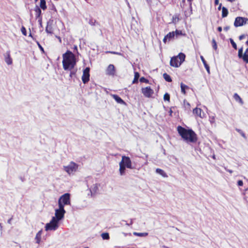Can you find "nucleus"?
Here are the masks:
<instances>
[{
    "label": "nucleus",
    "instance_id": "obj_1",
    "mask_svg": "<svg viewBox=\"0 0 248 248\" xmlns=\"http://www.w3.org/2000/svg\"><path fill=\"white\" fill-rule=\"evenodd\" d=\"M63 60L62 62L63 68L64 70H70V77L72 78L76 75L77 70H74L76 61L75 55L70 50H67L62 55Z\"/></svg>",
    "mask_w": 248,
    "mask_h": 248
},
{
    "label": "nucleus",
    "instance_id": "obj_2",
    "mask_svg": "<svg viewBox=\"0 0 248 248\" xmlns=\"http://www.w3.org/2000/svg\"><path fill=\"white\" fill-rule=\"evenodd\" d=\"M55 216L53 217L50 221L46 223L45 226V230L55 231L59 227V224L60 220L63 218L65 210H62L56 209L55 210Z\"/></svg>",
    "mask_w": 248,
    "mask_h": 248
},
{
    "label": "nucleus",
    "instance_id": "obj_3",
    "mask_svg": "<svg viewBox=\"0 0 248 248\" xmlns=\"http://www.w3.org/2000/svg\"><path fill=\"white\" fill-rule=\"evenodd\" d=\"M177 131L183 140L187 143H195L198 140L197 134L191 129H186L178 126Z\"/></svg>",
    "mask_w": 248,
    "mask_h": 248
},
{
    "label": "nucleus",
    "instance_id": "obj_4",
    "mask_svg": "<svg viewBox=\"0 0 248 248\" xmlns=\"http://www.w3.org/2000/svg\"><path fill=\"white\" fill-rule=\"evenodd\" d=\"M185 54L181 52L177 56H173L171 58L170 65L172 67H178L185 61Z\"/></svg>",
    "mask_w": 248,
    "mask_h": 248
},
{
    "label": "nucleus",
    "instance_id": "obj_5",
    "mask_svg": "<svg viewBox=\"0 0 248 248\" xmlns=\"http://www.w3.org/2000/svg\"><path fill=\"white\" fill-rule=\"evenodd\" d=\"M86 183L87 187L90 191L88 195H90L91 197H94L98 190V185L97 183L93 184L92 186H90L91 183H93V179L91 177H87L86 178Z\"/></svg>",
    "mask_w": 248,
    "mask_h": 248
},
{
    "label": "nucleus",
    "instance_id": "obj_6",
    "mask_svg": "<svg viewBox=\"0 0 248 248\" xmlns=\"http://www.w3.org/2000/svg\"><path fill=\"white\" fill-rule=\"evenodd\" d=\"M185 35V34L182 33V31L176 30L174 31L170 32L168 33L163 38V41L164 43H166L168 41L169 42L170 40L175 38H177L180 35Z\"/></svg>",
    "mask_w": 248,
    "mask_h": 248
},
{
    "label": "nucleus",
    "instance_id": "obj_7",
    "mask_svg": "<svg viewBox=\"0 0 248 248\" xmlns=\"http://www.w3.org/2000/svg\"><path fill=\"white\" fill-rule=\"evenodd\" d=\"M78 165L73 161H71L67 166H63V170L69 175L74 174L78 168Z\"/></svg>",
    "mask_w": 248,
    "mask_h": 248
},
{
    "label": "nucleus",
    "instance_id": "obj_8",
    "mask_svg": "<svg viewBox=\"0 0 248 248\" xmlns=\"http://www.w3.org/2000/svg\"><path fill=\"white\" fill-rule=\"evenodd\" d=\"M248 23V19L245 17H237L234 22V26L236 27L242 26Z\"/></svg>",
    "mask_w": 248,
    "mask_h": 248
},
{
    "label": "nucleus",
    "instance_id": "obj_9",
    "mask_svg": "<svg viewBox=\"0 0 248 248\" xmlns=\"http://www.w3.org/2000/svg\"><path fill=\"white\" fill-rule=\"evenodd\" d=\"M58 201H60L63 204L70 205V194L66 193L61 196Z\"/></svg>",
    "mask_w": 248,
    "mask_h": 248
},
{
    "label": "nucleus",
    "instance_id": "obj_10",
    "mask_svg": "<svg viewBox=\"0 0 248 248\" xmlns=\"http://www.w3.org/2000/svg\"><path fill=\"white\" fill-rule=\"evenodd\" d=\"M120 162H122L125 167L128 169H133L132 166V162L130 158L128 156L123 155L122 157V160Z\"/></svg>",
    "mask_w": 248,
    "mask_h": 248
},
{
    "label": "nucleus",
    "instance_id": "obj_11",
    "mask_svg": "<svg viewBox=\"0 0 248 248\" xmlns=\"http://www.w3.org/2000/svg\"><path fill=\"white\" fill-rule=\"evenodd\" d=\"M90 68L86 67L83 72L82 80L83 83H87L90 79Z\"/></svg>",
    "mask_w": 248,
    "mask_h": 248
},
{
    "label": "nucleus",
    "instance_id": "obj_12",
    "mask_svg": "<svg viewBox=\"0 0 248 248\" xmlns=\"http://www.w3.org/2000/svg\"><path fill=\"white\" fill-rule=\"evenodd\" d=\"M141 92L145 97L148 98L150 97L154 93L153 90H152L149 86L145 88H142L141 89Z\"/></svg>",
    "mask_w": 248,
    "mask_h": 248
},
{
    "label": "nucleus",
    "instance_id": "obj_13",
    "mask_svg": "<svg viewBox=\"0 0 248 248\" xmlns=\"http://www.w3.org/2000/svg\"><path fill=\"white\" fill-rule=\"evenodd\" d=\"M115 67L113 64H109L106 70V74L109 76H114L115 74Z\"/></svg>",
    "mask_w": 248,
    "mask_h": 248
},
{
    "label": "nucleus",
    "instance_id": "obj_14",
    "mask_svg": "<svg viewBox=\"0 0 248 248\" xmlns=\"http://www.w3.org/2000/svg\"><path fill=\"white\" fill-rule=\"evenodd\" d=\"M5 57V61L8 65H10L12 64L13 61L12 59L10 56V51H8L4 54Z\"/></svg>",
    "mask_w": 248,
    "mask_h": 248
},
{
    "label": "nucleus",
    "instance_id": "obj_15",
    "mask_svg": "<svg viewBox=\"0 0 248 248\" xmlns=\"http://www.w3.org/2000/svg\"><path fill=\"white\" fill-rule=\"evenodd\" d=\"M202 109L198 108H195L193 110V112L194 114L199 116L200 118H202L204 117V113L203 112L202 113Z\"/></svg>",
    "mask_w": 248,
    "mask_h": 248
},
{
    "label": "nucleus",
    "instance_id": "obj_16",
    "mask_svg": "<svg viewBox=\"0 0 248 248\" xmlns=\"http://www.w3.org/2000/svg\"><path fill=\"white\" fill-rule=\"evenodd\" d=\"M113 98L118 103L120 104L125 105V102L118 95H112Z\"/></svg>",
    "mask_w": 248,
    "mask_h": 248
},
{
    "label": "nucleus",
    "instance_id": "obj_17",
    "mask_svg": "<svg viewBox=\"0 0 248 248\" xmlns=\"http://www.w3.org/2000/svg\"><path fill=\"white\" fill-rule=\"evenodd\" d=\"M42 230H41L39 231L36 234V236L35 237V239L36 240V243L37 244H39L41 242V235L42 234Z\"/></svg>",
    "mask_w": 248,
    "mask_h": 248
},
{
    "label": "nucleus",
    "instance_id": "obj_18",
    "mask_svg": "<svg viewBox=\"0 0 248 248\" xmlns=\"http://www.w3.org/2000/svg\"><path fill=\"white\" fill-rule=\"evenodd\" d=\"M200 58L204 66V67L206 69L207 72H208V74L210 73V67H209V66L207 64V63H206V61L205 60V59H204L203 57L202 56H200Z\"/></svg>",
    "mask_w": 248,
    "mask_h": 248
},
{
    "label": "nucleus",
    "instance_id": "obj_19",
    "mask_svg": "<svg viewBox=\"0 0 248 248\" xmlns=\"http://www.w3.org/2000/svg\"><path fill=\"white\" fill-rule=\"evenodd\" d=\"M119 166H120L119 171H120V175H124V174L125 173V169H126V167H125L123 164H122V162L119 163Z\"/></svg>",
    "mask_w": 248,
    "mask_h": 248
},
{
    "label": "nucleus",
    "instance_id": "obj_20",
    "mask_svg": "<svg viewBox=\"0 0 248 248\" xmlns=\"http://www.w3.org/2000/svg\"><path fill=\"white\" fill-rule=\"evenodd\" d=\"M155 172L161 175L163 177H165V178L168 177V175L166 174V173L163 170H162L160 169H159V168L156 169L155 170Z\"/></svg>",
    "mask_w": 248,
    "mask_h": 248
},
{
    "label": "nucleus",
    "instance_id": "obj_21",
    "mask_svg": "<svg viewBox=\"0 0 248 248\" xmlns=\"http://www.w3.org/2000/svg\"><path fill=\"white\" fill-rule=\"evenodd\" d=\"M233 98L236 101L239 102L241 105H243L244 102L240 97V96L237 93H235L233 95Z\"/></svg>",
    "mask_w": 248,
    "mask_h": 248
},
{
    "label": "nucleus",
    "instance_id": "obj_22",
    "mask_svg": "<svg viewBox=\"0 0 248 248\" xmlns=\"http://www.w3.org/2000/svg\"><path fill=\"white\" fill-rule=\"evenodd\" d=\"M88 23L91 26H96V25H99V23L97 22L96 21V20L93 19L92 17L91 18H90V19L88 21Z\"/></svg>",
    "mask_w": 248,
    "mask_h": 248
},
{
    "label": "nucleus",
    "instance_id": "obj_23",
    "mask_svg": "<svg viewBox=\"0 0 248 248\" xmlns=\"http://www.w3.org/2000/svg\"><path fill=\"white\" fill-rule=\"evenodd\" d=\"M228 15V10L227 8L223 7L222 8V17L224 18L227 16Z\"/></svg>",
    "mask_w": 248,
    "mask_h": 248
},
{
    "label": "nucleus",
    "instance_id": "obj_24",
    "mask_svg": "<svg viewBox=\"0 0 248 248\" xmlns=\"http://www.w3.org/2000/svg\"><path fill=\"white\" fill-rule=\"evenodd\" d=\"M34 11L36 12V18L40 17L41 14V10L40 8L38 6H36Z\"/></svg>",
    "mask_w": 248,
    "mask_h": 248
},
{
    "label": "nucleus",
    "instance_id": "obj_25",
    "mask_svg": "<svg viewBox=\"0 0 248 248\" xmlns=\"http://www.w3.org/2000/svg\"><path fill=\"white\" fill-rule=\"evenodd\" d=\"M189 87L183 84V83H181V92L182 93H183L184 94H185L186 92V89H188Z\"/></svg>",
    "mask_w": 248,
    "mask_h": 248
},
{
    "label": "nucleus",
    "instance_id": "obj_26",
    "mask_svg": "<svg viewBox=\"0 0 248 248\" xmlns=\"http://www.w3.org/2000/svg\"><path fill=\"white\" fill-rule=\"evenodd\" d=\"M40 8L45 10L46 9V2L45 0H40Z\"/></svg>",
    "mask_w": 248,
    "mask_h": 248
},
{
    "label": "nucleus",
    "instance_id": "obj_27",
    "mask_svg": "<svg viewBox=\"0 0 248 248\" xmlns=\"http://www.w3.org/2000/svg\"><path fill=\"white\" fill-rule=\"evenodd\" d=\"M139 78H140V74L137 72H135L134 78L132 81V83L133 84L137 83Z\"/></svg>",
    "mask_w": 248,
    "mask_h": 248
},
{
    "label": "nucleus",
    "instance_id": "obj_28",
    "mask_svg": "<svg viewBox=\"0 0 248 248\" xmlns=\"http://www.w3.org/2000/svg\"><path fill=\"white\" fill-rule=\"evenodd\" d=\"M133 234L136 236H140V237H144L148 235V233L147 232H134Z\"/></svg>",
    "mask_w": 248,
    "mask_h": 248
},
{
    "label": "nucleus",
    "instance_id": "obj_29",
    "mask_svg": "<svg viewBox=\"0 0 248 248\" xmlns=\"http://www.w3.org/2000/svg\"><path fill=\"white\" fill-rule=\"evenodd\" d=\"M163 77L166 81L171 82L172 81L170 76L167 73H164L163 75Z\"/></svg>",
    "mask_w": 248,
    "mask_h": 248
},
{
    "label": "nucleus",
    "instance_id": "obj_30",
    "mask_svg": "<svg viewBox=\"0 0 248 248\" xmlns=\"http://www.w3.org/2000/svg\"><path fill=\"white\" fill-rule=\"evenodd\" d=\"M101 236L104 240H108L109 239V235L108 232H104L101 234Z\"/></svg>",
    "mask_w": 248,
    "mask_h": 248
},
{
    "label": "nucleus",
    "instance_id": "obj_31",
    "mask_svg": "<svg viewBox=\"0 0 248 248\" xmlns=\"http://www.w3.org/2000/svg\"><path fill=\"white\" fill-rule=\"evenodd\" d=\"M46 31L48 33H50V34L52 33V27L47 24L46 28Z\"/></svg>",
    "mask_w": 248,
    "mask_h": 248
},
{
    "label": "nucleus",
    "instance_id": "obj_32",
    "mask_svg": "<svg viewBox=\"0 0 248 248\" xmlns=\"http://www.w3.org/2000/svg\"><path fill=\"white\" fill-rule=\"evenodd\" d=\"M65 204H63L60 201H58V206L59 208L58 209L62 210V211L65 210L64 209Z\"/></svg>",
    "mask_w": 248,
    "mask_h": 248
},
{
    "label": "nucleus",
    "instance_id": "obj_33",
    "mask_svg": "<svg viewBox=\"0 0 248 248\" xmlns=\"http://www.w3.org/2000/svg\"><path fill=\"white\" fill-rule=\"evenodd\" d=\"M212 46L214 50H216L217 48V44L215 39H213L212 40Z\"/></svg>",
    "mask_w": 248,
    "mask_h": 248
},
{
    "label": "nucleus",
    "instance_id": "obj_34",
    "mask_svg": "<svg viewBox=\"0 0 248 248\" xmlns=\"http://www.w3.org/2000/svg\"><path fill=\"white\" fill-rule=\"evenodd\" d=\"M230 43L232 44L233 48L235 49H237V45H236V43L234 42L232 38H230Z\"/></svg>",
    "mask_w": 248,
    "mask_h": 248
},
{
    "label": "nucleus",
    "instance_id": "obj_35",
    "mask_svg": "<svg viewBox=\"0 0 248 248\" xmlns=\"http://www.w3.org/2000/svg\"><path fill=\"white\" fill-rule=\"evenodd\" d=\"M244 54H243V47L240 48L238 50V56L239 58H242Z\"/></svg>",
    "mask_w": 248,
    "mask_h": 248
},
{
    "label": "nucleus",
    "instance_id": "obj_36",
    "mask_svg": "<svg viewBox=\"0 0 248 248\" xmlns=\"http://www.w3.org/2000/svg\"><path fill=\"white\" fill-rule=\"evenodd\" d=\"M163 99L164 101H169L170 99V94L168 93H165V94L164 95Z\"/></svg>",
    "mask_w": 248,
    "mask_h": 248
},
{
    "label": "nucleus",
    "instance_id": "obj_37",
    "mask_svg": "<svg viewBox=\"0 0 248 248\" xmlns=\"http://www.w3.org/2000/svg\"><path fill=\"white\" fill-rule=\"evenodd\" d=\"M179 18L178 16L175 15L173 16V17H172L173 23H176L178 22L179 21Z\"/></svg>",
    "mask_w": 248,
    "mask_h": 248
},
{
    "label": "nucleus",
    "instance_id": "obj_38",
    "mask_svg": "<svg viewBox=\"0 0 248 248\" xmlns=\"http://www.w3.org/2000/svg\"><path fill=\"white\" fill-rule=\"evenodd\" d=\"M140 82H144L146 83H149V80L144 77L140 78Z\"/></svg>",
    "mask_w": 248,
    "mask_h": 248
},
{
    "label": "nucleus",
    "instance_id": "obj_39",
    "mask_svg": "<svg viewBox=\"0 0 248 248\" xmlns=\"http://www.w3.org/2000/svg\"><path fill=\"white\" fill-rule=\"evenodd\" d=\"M236 130L238 132H239L243 138H244L245 139L246 138L245 133L241 130L239 129H236Z\"/></svg>",
    "mask_w": 248,
    "mask_h": 248
},
{
    "label": "nucleus",
    "instance_id": "obj_40",
    "mask_svg": "<svg viewBox=\"0 0 248 248\" xmlns=\"http://www.w3.org/2000/svg\"><path fill=\"white\" fill-rule=\"evenodd\" d=\"M21 31L24 35H27L26 29L24 26L21 27Z\"/></svg>",
    "mask_w": 248,
    "mask_h": 248
},
{
    "label": "nucleus",
    "instance_id": "obj_41",
    "mask_svg": "<svg viewBox=\"0 0 248 248\" xmlns=\"http://www.w3.org/2000/svg\"><path fill=\"white\" fill-rule=\"evenodd\" d=\"M37 44V45L38 46V47H39V48L40 49V50L42 51H44V48L42 46L39 44V43L37 41L36 42Z\"/></svg>",
    "mask_w": 248,
    "mask_h": 248
},
{
    "label": "nucleus",
    "instance_id": "obj_42",
    "mask_svg": "<svg viewBox=\"0 0 248 248\" xmlns=\"http://www.w3.org/2000/svg\"><path fill=\"white\" fill-rule=\"evenodd\" d=\"M243 57H248V47L246 49V50L244 54Z\"/></svg>",
    "mask_w": 248,
    "mask_h": 248
},
{
    "label": "nucleus",
    "instance_id": "obj_43",
    "mask_svg": "<svg viewBox=\"0 0 248 248\" xmlns=\"http://www.w3.org/2000/svg\"><path fill=\"white\" fill-rule=\"evenodd\" d=\"M237 185L239 186H242L243 185V182L242 180H238L237 182Z\"/></svg>",
    "mask_w": 248,
    "mask_h": 248
},
{
    "label": "nucleus",
    "instance_id": "obj_44",
    "mask_svg": "<svg viewBox=\"0 0 248 248\" xmlns=\"http://www.w3.org/2000/svg\"><path fill=\"white\" fill-rule=\"evenodd\" d=\"M242 59L244 62H245L246 63H248V57H243Z\"/></svg>",
    "mask_w": 248,
    "mask_h": 248
},
{
    "label": "nucleus",
    "instance_id": "obj_45",
    "mask_svg": "<svg viewBox=\"0 0 248 248\" xmlns=\"http://www.w3.org/2000/svg\"><path fill=\"white\" fill-rule=\"evenodd\" d=\"M108 52H109V53H112V54H118V55H121V53H119V52H114V51H109Z\"/></svg>",
    "mask_w": 248,
    "mask_h": 248
},
{
    "label": "nucleus",
    "instance_id": "obj_46",
    "mask_svg": "<svg viewBox=\"0 0 248 248\" xmlns=\"http://www.w3.org/2000/svg\"><path fill=\"white\" fill-rule=\"evenodd\" d=\"M245 35L244 34H242L241 35H240L239 37V39L240 40H241L242 39H243L245 37Z\"/></svg>",
    "mask_w": 248,
    "mask_h": 248
},
{
    "label": "nucleus",
    "instance_id": "obj_47",
    "mask_svg": "<svg viewBox=\"0 0 248 248\" xmlns=\"http://www.w3.org/2000/svg\"><path fill=\"white\" fill-rule=\"evenodd\" d=\"M146 1L147 2L148 4L149 5H151L152 4L153 0H146Z\"/></svg>",
    "mask_w": 248,
    "mask_h": 248
},
{
    "label": "nucleus",
    "instance_id": "obj_48",
    "mask_svg": "<svg viewBox=\"0 0 248 248\" xmlns=\"http://www.w3.org/2000/svg\"><path fill=\"white\" fill-rule=\"evenodd\" d=\"M229 29H230L229 26H226L224 28V30L227 31L229 30Z\"/></svg>",
    "mask_w": 248,
    "mask_h": 248
},
{
    "label": "nucleus",
    "instance_id": "obj_49",
    "mask_svg": "<svg viewBox=\"0 0 248 248\" xmlns=\"http://www.w3.org/2000/svg\"><path fill=\"white\" fill-rule=\"evenodd\" d=\"M221 6H222V4H221V3H220V4H219V6H218V8H217L218 10H220L221 9L222 10V7H221Z\"/></svg>",
    "mask_w": 248,
    "mask_h": 248
},
{
    "label": "nucleus",
    "instance_id": "obj_50",
    "mask_svg": "<svg viewBox=\"0 0 248 248\" xmlns=\"http://www.w3.org/2000/svg\"><path fill=\"white\" fill-rule=\"evenodd\" d=\"M217 31H219V32H221L222 31V27H218L217 29Z\"/></svg>",
    "mask_w": 248,
    "mask_h": 248
},
{
    "label": "nucleus",
    "instance_id": "obj_51",
    "mask_svg": "<svg viewBox=\"0 0 248 248\" xmlns=\"http://www.w3.org/2000/svg\"><path fill=\"white\" fill-rule=\"evenodd\" d=\"M38 22L39 23V24H40V26L42 27V19H41V18L39 19Z\"/></svg>",
    "mask_w": 248,
    "mask_h": 248
},
{
    "label": "nucleus",
    "instance_id": "obj_52",
    "mask_svg": "<svg viewBox=\"0 0 248 248\" xmlns=\"http://www.w3.org/2000/svg\"><path fill=\"white\" fill-rule=\"evenodd\" d=\"M219 0H215V4L218 5L219 4Z\"/></svg>",
    "mask_w": 248,
    "mask_h": 248
},
{
    "label": "nucleus",
    "instance_id": "obj_53",
    "mask_svg": "<svg viewBox=\"0 0 248 248\" xmlns=\"http://www.w3.org/2000/svg\"><path fill=\"white\" fill-rule=\"evenodd\" d=\"M12 219V218H11L9 219L8 220V221H7L8 223L11 224V222Z\"/></svg>",
    "mask_w": 248,
    "mask_h": 248
},
{
    "label": "nucleus",
    "instance_id": "obj_54",
    "mask_svg": "<svg viewBox=\"0 0 248 248\" xmlns=\"http://www.w3.org/2000/svg\"><path fill=\"white\" fill-rule=\"evenodd\" d=\"M227 171L229 172L230 173H232V170H226Z\"/></svg>",
    "mask_w": 248,
    "mask_h": 248
},
{
    "label": "nucleus",
    "instance_id": "obj_55",
    "mask_svg": "<svg viewBox=\"0 0 248 248\" xmlns=\"http://www.w3.org/2000/svg\"><path fill=\"white\" fill-rule=\"evenodd\" d=\"M74 50H77H77H78V47H77V46H74Z\"/></svg>",
    "mask_w": 248,
    "mask_h": 248
},
{
    "label": "nucleus",
    "instance_id": "obj_56",
    "mask_svg": "<svg viewBox=\"0 0 248 248\" xmlns=\"http://www.w3.org/2000/svg\"><path fill=\"white\" fill-rule=\"evenodd\" d=\"M169 113H170V115H171V114L172 113V111L171 109H170V111H169Z\"/></svg>",
    "mask_w": 248,
    "mask_h": 248
},
{
    "label": "nucleus",
    "instance_id": "obj_57",
    "mask_svg": "<svg viewBox=\"0 0 248 248\" xmlns=\"http://www.w3.org/2000/svg\"><path fill=\"white\" fill-rule=\"evenodd\" d=\"M214 118L213 117L211 120H210V122L211 123H213L214 122Z\"/></svg>",
    "mask_w": 248,
    "mask_h": 248
},
{
    "label": "nucleus",
    "instance_id": "obj_58",
    "mask_svg": "<svg viewBox=\"0 0 248 248\" xmlns=\"http://www.w3.org/2000/svg\"><path fill=\"white\" fill-rule=\"evenodd\" d=\"M227 0L229 2H232L234 1L235 0Z\"/></svg>",
    "mask_w": 248,
    "mask_h": 248
},
{
    "label": "nucleus",
    "instance_id": "obj_59",
    "mask_svg": "<svg viewBox=\"0 0 248 248\" xmlns=\"http://www.w3.org/2000/svg\"><path fill=\"white\" fill-rule=\"evenodd\" d=\"M163 248H169V247H168L167 246H164Z\"/></svg>",
    "mask_w": 248,
    "mask_h": 248
},
{
    "label": "nucleus",
    "instance_id": "obj_60",
    "mask_svg": "<svg viewBox=\"0 0 248 248\" xmlns=\"http://www.w3.org/2000/svg\"><path fill=\"white\" fill-rule=\"evenodd\" d=\"M246 44L247 46H248V41H247Z\"/></svg>",
    "mask_w": 248,
    "mask_h": 248
},
{
    "label": "nucleus",
    "instance_id": "obj_61",
    "mask_svg": "<svg viewBox=\"0 0 248 248\" xmlns=\"http://www.w3.org/2000/svg\"><path fill=\"white\" fill-rule=\"evenodd\" d=\"M187 1H189V2H191V1H192V0H187Z\"/></svg>",
    "mask_w": 248,
    "mask_h": 248
},
{
    "label": "nucleus",
    "instance_id": "obj_62",
    "mask_svg": "<svg viewBox=\"0 0 248 248\" xmlns=\"http://www.w3.org/2000/svg\"><path fill=\"white\" fill-rule=\"evenodd\" d=\"M29 36H31V37H32L31 33H30V35H29Z\"/></svg>",
    "mask_w": 248,
    "mask_h": 248
},
{
    "label": "nucleus",
    "instance_id": "obj_63",
    "mask_svg": "<svg viewBox=\"0 0 248 248\" xmlns=\"http://www.w3.org/2000/svg\"><path fill=\"white\" fill-rule=\"evenodd\" d=\"M185 0H183V2H185Z\"/></svg>",
    "mask_w": 248,
    "mask_h": 248
},
{
    "label": "nucleus",
    "instance_id": "obj_64",
    "mask_svg": "<svg viewBox=\"0 0 248 248\" xmlns=\"http://www.w3.org/2000/svg\"><path fill=\"white\" fill-rule=\"evenodd\" d=\"M88 248V247H86V248Z\"/></svg>",
    "mask_w": 248,
    "mask_h": 248
}]
</instances>
